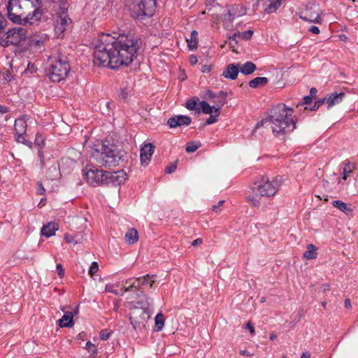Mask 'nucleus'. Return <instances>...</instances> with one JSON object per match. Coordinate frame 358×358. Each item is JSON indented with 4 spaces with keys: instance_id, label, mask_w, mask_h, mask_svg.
I'll return each mask as SVG.
<instances>
[{
    "instance_id": "37",
    "label": "nucleus",
    "mask_w": 358,
    "mask_h": 358,
    "mask_svg": "<svg viewBox=\"0 0 358 358\" xmlns=\"http://www.w3.org/2000/svg\"><path fill=\"white\" fill-rule=\"evenodd\" d=\"M221 108H220L219 107H217L216 109H215V115H210V117L207 119L206 122V124H213L215 123V122H217V117L220 115V110Z\"/></svg>"
},
{
    "instance_id": "36",
    "label": "nucleus",
    "mask_w": 358,
    "mask_h": 358,
    "mask_svg": "<svg viewBox=\"0 0 358 358\" xmlns=\"http://www.w3.org/2000/svg\"><path fill=\"white\" fill-rule=\"evenodd\" d=\"M64 238L67 243H72L73 245H76L80 242V239H78L77 236H73L70 234H65Z\"/></svg>"
},
{
    "instance_id": "32",
    "label": "nucleus",
    "mask_w": 358,
    "mask_h": 358,
    "mask_svg": "<svg viewBox=\"0 0 358 358\" xmlns=\"http://www.w3.org/2000/svg\"><path fill=\"white\" fill-rule=\"evenodd\" d=\"M198 98L188 100L185 105L186 108L189 110H195L197 114H199L201 111L198 107Z\"/></svg>"
},
{
    "instance_id": "64",
    "label": "nucleus",
    "mask_w": 358,
    "mask_h": 358,
    "mask_svg": "<svg viewBox=\"0 0 358 358\" xmlns=\"http://www.w3.org/2000/svg\"><path fill=\"white\" fill-rule=\"evenodd\" d=\"M345 307L346 308H351V303H350V300L349 299H345Z\"/></svg>"
},
{
    "instance_id": "26",
    "label": "nucleus",
    "mask_w": 358,
    "mask_h": 358,
    "mask_svg": "<svg viewBox=\"0 0 358 358\" xmlns=\"http://www.w3.org/2000/svg\"><path fill=\"white\" fill-rule=\"evenodd\" d=\"M187 43L189 50H194L198 45V32L195 30L191 32L189 38H187Z\"/></svg>"
},
{
    "instance_id": "1",
    "label": "nucleus",
    "mask_w": 358,
    "mask_h": 358,
    "mask_svg": "<svg viewBox=\"0 0 358 358\" xmlns=\"http://www.w3.org/2000/svg\"><path fill=\"white\" fill-rule=\"evenodd\" d=\"M140 42L132 36L108 34L99 36L93 53V62L98 66H108L112 69L127 66L134 60Z\"/></svg>"
},
{
    "instance_id": "58",
    "label": "nucleus",
    "mask_w": 358,
    "mask_h": 358,
    "mask_svg": "<svg viewBox=\"0 0 358 358\" xmlns=\"http://www.w3.org/2000/svg\"><path fill=\"white\" fill-rule=\"evenodd\" d=\"M3 78L6 81H10L13 78L11 73L9 71H6V73L3 75Z\"/></svg>"
},
{
    "instance_id": "57",
    "label": "nucleus",
    "mask_w": 358,
    "mask_h": 358,
    "mask_svg": "<svg viewBox=\"0 0 358 358\" xmlns=\"http://www.w3.org/2000/svg\"><path fill=\"white\" fill-rule=\"evenodd\" d=\"M239 353H240L241 355H243V356L251 357V356L253 355L252 353L248 352L246 350H240Z\"/></svg>"
},
{
    "instance_id": "44",
    "label": "nucleus",
    "mask_w": 358,
    "mask_h": 358,
    "mask_svg": "<svg viewBox=\"0 0 358 358\" xmlns=\"http://www.w3.org/2000/svg\"><path fill=\"white\" fill-rule=\"evenodd\" d=\"M131 89L129 87L122 88L120 93V97L124 100L127 99V96L131 94Z\"/></svg>"
},
{
    "instance_id": "62",
    "label": "nucleus",
    "mask_w": 358,
    "mask_h": 358,
    "mask_svg": "<svg viewBox=\"0 0 358 358\" xmlns=\"http://www.w3.org/2000/svg\"><path fill=\"white\" fill-rule=\"evenodd\" d=\"M240 34L239 31L235 32L231 36L229 37V39L234 41L236 43H237V38H238V34Z\"/></svg>"
},
{
    "instance_id": "56",
    "label": "nucleus",
    "mask_w": 358,
    "mask_h": 358,
    "mask_svg": "<svg viewBox=\"0 0 358 358\" xmlns=\"http://www.w3.org/2000/svg\"><path fill=\"white\" fill-rule=\"evenodd\" d=\"M189 63L192 65H194L197 63L198 59L197 57L195 55H191L189 59Z\"/></svg>"
},
{
    "instance_id": "53",
    "label": "nucleus",
    "mask_w": 358,
    "mask_h": 358,
    "mask_svg": "<svg viewBox=\"0 0 358 358\" xmlns=\"http://www.w3.org/2000/svg\"><path fill=\"white\" fill-rule=\"evenodd\" d=\"M57 271L60 277H63L64 275V270L61 264L57 265Z\"/></svg>"
},
{
    "instance_id": "52",
    "label": "nucleus",
    "mask_w": 358,
    "mask_h": 358,
    "mask_svg": "<svg viewBox=\"0 0 358 358\" xmlns=\"http://www.w3.org/2000/svg\"><path fill=\"white\" fill-rule=\"evenodd\" d=\"M224 203V200L220 201L217 205H214V206H212V208H211L212 210L217 213L218 211V208L220 206H222Z\"/></svg>"
},
{
    "instance_id": "29",
    "label": "nucleus",
    "mask_w": 358,
    "mask_h": 358,
    "mask_svg": "<svg viewBox=\"0 0 358 358\" xmlns=\"http://www.w3.org/2000/svg\"><path fill=\"white\" fill-rule=\"evenodd\" d=\"M317 248L313 244H309L307 246V250L303 253V257L306 259H313L317 258V254L316 252Z\"/></svg>"
},
{
    "instance_id": "31",
    "label": "nucleus",
    "mask_w": 358,
    "mask_h": 358,
    "mask_svg": "<svg viewBox=\"0 0 358 358\" xmlns=\"http://www.w3.org/2000/svg\"><path fill=\"white\" fill-rule=\"evenodd\" d=\"M300 17L309 22L320 23L322 21L321 17L318 14H316L315 15H309L308 12L304 13L300 16Z\"/></svg>"
},
{
    "instance_id": "60",
    "label": "nucleus",
    "mask_w": 358,
    "mask_h": 358,
    "mask_svg": "<svg viewBox=\"0 0 358 358\" xmlns=\"http://www.w3.org/2000/svg\"><path fill=\"white\" fill-rule=\"evenodd\" d=\"M327 96L323 99H320L316 101V103H317V105L319 106H320L323 105L324 103H327Z\"/></svg>"
},
{
    "instance_id": "15",
    "label": "nucleus",
    "mask_w": 358,
    "mask_h": 358,
    "mask_svg": "<svg viewBox=\"0 0 358 358\" xmlns=\"http://www.w3.org/2000/svg\"><path fill=\"white\" fill-rule=\"evenodd\" d=\"M245 8L240 4H235L229 6L227 11V19L229 21H233L235 18L245 15Z\"/></svg>"
},
{
    "instance_id": "38",
    "label": "nucleus",
    "mask_w": 358,
    "mask_h": 358,
    "mask_svg": "<svg viewBox=\"0 0 358 358\" xmlns=\"http://www.w3.org/2000/svg\"><path fill=\"white\" fill-rule=\"evenodd\" d=\"M353 169H354L353 164H351L350 162H347L345 164V166L343 168V178L344 180L347 179L348 174L352 171Z\"/></svg>"
},
{
    "instance_id": "11",
    "label": "nucleus",
    "mask_w": 358,
    "mask_h": 358,
    "mask_svg": "<svg viewBox=\"0 0 358 358\" xmlns=\"http://www.w3.org/2000/svg\"><path fill=\"white\" fill-rule=\"evenodd\" d=\"M104 178V185H120L127 180V173L122 170L114 172L106 171Z\"/></svg>"
},
{
    "instance_id": "13",
    "label": "nucleus",
    "mask_w": 358,
    "mask_h": 358,
    "mask_svg": "<svg viewBox=\"0 0 358 358\" xmlns=\"http://www.w3.org/2000/svg\"><path fill=\"white\" fill-rule=\"evenodd\" d=\"M191 123V118L185 115H176L169 118L167 124L170 128H176L181 126H188Z\"/></svg>"
},
{
    "instance_id": "4",
    "label": "nucleus",
    "mask_w": 358,
    "mask_h": 358,
    "mask_svg": "<svg viewBox=\"0 0 358 358\" xmlns=\"http://www.w3.org/2000/svg\"><path fill=\"white\" fill-rule=\"evenodd\" d=\"M91 157L100 166L112 168L124 162L126 152L116 145H106L101 143L95 145L92 151Z\"/></svg>"
},
{
    "instance_id": "35",
    "label": "nucleus",
    "mask_w": 358,
    "mask_h": 358,
    "mask_svg": "<svg viewBox=\"0 0 358 358\" xmlns=\"http://www.w3.org/2000/svg\"><path fill=\"white\" fill-rule=\"evenodd\" d=\"M155 328L157 331H161L163 329L164 324V317L162 313H158L155 318Z\"/></svg>"
},
{
    "instance_id": "21",
    "label": "nucleus",
    "mask_w": 358,
    "mask_h": 358,
    "mask_svg": "<svg viewBox=\"0 0 358 358\" xmlns=\"http://www.w3.org/2000/svg\"><path fill=\"white\" fill-rule=\"evenodd\" d=\"M58 229L59 227L57 223L48 222L42 227L41 233L43 236L48 238L54 236Z\"/></svg>"
},
{
    "instance_id": "47",
    "label": "nucleus",
    "mask_w": 358,
    "mask_h": 358,
    "mask_svg": "<svg viewBox=\"0 0 358 358\" xmlns=\"http://www.w3.org/2000/svg\"><path fill=\"white\" fill-rule=\"evenodd\" d=\"M105 290L108 292L113 293L115 295H118V294L121 295V293H120L117 290L114 289L113 285H110V284L106 285V287H105Z\"/></svg>"
},
{
    "instance_id": "30",
    "label": "nucleus",
    "mask_w": 358,
    "mask_h": 358,
    "mask_svg": "<svg viewBox=\"0 0 358 358\" xmlns=\"http://www.w3.org/2000/svg\"><path fill=\"white\" fill-rule=\"evenodd\" d=\"M268 83V78L266 77H257L251 80L249 85L252 88H256L260 85H264Z\"/></svg>"
},
{
    "instance_id": "51",
    "label": "nucleus",
    "mask_w": 358,
    "mask_h": 358,
    "mask_svg": "<svg viewBox=\"0 0 358 358\" xmlns=\"http://www.w3.org/2000/svg\"><path fill=\"white\" fill-rule=\"evenodd\" d=\"M6 24V20L3 15L0 13V31L4 28Z\"/></svg>"
},
{
    "instance_id": "33",
    "label": "nucleus",
    "mask_w": 358,
    "mask_h": 358,
    "mask_svg": "<svg viewBox=\"0 0 358 358\" xmlns=\"http://www.w3.org/2000/svg\"><path fill=\"white\" fill-rule=\"evenodd\" d=\"M199 105L201 106L202 112L204 114H208L210 115L213 113V110L214 109L215 110L216 108L217 107L216 105L210 106L208 103H207L205 101H202L199 103Z\"/></svg>"
},
{
    "instance_id": "22",
    "label": "nucleus",
    "mask_w": 358,
    "mask_h": 358,
    "mask_svg": "<svg viewBox=\"0 0 358 358\" xmlns=\"http://www.w3.org/2000/svg\"><path fill=\"white\" fill-rule=\"evenodd\" d=\"M48 39V36L45 34L34 35L30 40V45L36 48H40L44 45Z\"/></svg>"
},
{
    "instance_id": "6",
    "label": "nucleus",
    "mask_w": 358,
    "mask_h": 358,
    "mask_svg": "<svg viewBox=\"0 0 358 358\" xmlns=\"http://www.w3.org/2000/svg\"><path fill=\"white\" fill-rule=\"evenodd\" d=\"M70 69L67 58L63 56L58 57L51 62L48 76L52 82L58 83L66 78Z\"/></svg>"
},
{
    "instance_id": "41",
    "label": "nucleus",
    "mask_w": 358,
    "mask_h": 358,
    "mask_svg": "<svg viewBox=\"0 0 358 358\" xmlns=\"http://www.w3.org/2000/svg\"><path fill=\"white\" fill-rule=\"evenodd\" d=\"M312 101H313V99H312L311 96H306L303 99V102L298 103L296 107H298V108L302 107L304 105H306V106L304 107V109L307 110L308 108V106L309 104H310L312 103Z\"/></svg>"
},
{
    "instance_id": "55",
    "label": "nucleus",
    "mask_w": 358,
    "mask_h": 358,
    "mask_svg": "<svg viewBox=\"0 0 358 358\" xmlns=\"http://www.w3.org/2000/svg\"><path fill=\"white\" fill-rule=\"evenodd\" d=\"M309 31L315 34H318L320 33V29L317 26H311L309 28Z\"/></svg>"
},
{
    "instance_id": "63",
    "label": "nucleus",
    "mask_w": 358,
    "mask_h": 358,
    "mask_svg": "<svg viewBox=\"0 0 358 358\" xmlns=\"http://www.w3.org/2000/svg\"><path fill=\"white\" fill-rule=\"evenodd\" d=\"M8 110V108L0 105V113L1 114L6 113Z\"/></svg>"
},
{
    "instance_id": "48",
    "label": "nucleus",
    "mask_w": 358,
    "mask_h": 358,
    "mask_svg": "<svg viewBox=\"0 0 358 358\" xmlns=\"http://www.w3.org/2000/svg\"><path fill=\"white\" fill-rule=\"evenodd\" d=\"M35 143L39 146L44 145V138L41 134H37L36 135Z\"/></svg>"
},
{
    "instance_id": "43",
    "label": "nucleus",
    "mask_w": 358,
    "mask_h": 358,
    "mask_svg": "<svg viewBox=\"0 0 358 358\" xmlns=\"http://www.w3.org/2000/svg\"><path fill=\"white\" fill-rule=\"evenodd\" d=\"M111 333L112 331L107 329H102L99 333L100 338L103 341H106L109 338Z\"/></svg>"
},
{
    "instance_id": "9",
    "label": "nucleus",
    "mask_w": 358,
    "mask_h": 358,
    "mask_svg": "<svg viewBox=\"0 0 358 358\" xmlns=\"http://www.w3.org/2000/svg\"><path fill=\"white\" fill-rule=\"evenodd\" d=\"M149 318L150 313L148 310L134 307L131 310L129 319L131 324L135 329L144 326Z\"/></svg>"
},
{
    "instance_id": "54",
    "label": "nucleus",
    "mask_w": 358,
    "mask_h": 358,
    "mask_svg": "<svg viewBox=\"0 0 358 358\" xmlns=\"http://www.w3.org/2000/svg\"><path fill=\"white\" fill-rule=\"evenodd\" d=\"M246 328L249 330L250 333L251 334H255V330L254 327L252 326V323L250 322H248L246 324Z\"/></svg>"
},
{
    "instance_id": "12",
    "label": "nucleus",
    "mask_w": 358,
    "mask_h": 358,
    "mask_svg": "<svg viewBox=\"0 0 358 358\" xmlns=\"http://www.w3.org/2000/svg\"><path fill=\"white\" fill-rule=\"evenodd\" d=\"M206 98L220 108L226 103V94L222 91H220L218 94H215L211 90H208L206 92Z\"/></svg>"
},
{
    "instance_id": "61",
    "label": "nucleus",
    "mask_w": 358,
    "mask_h": 358,
    "mask_svg": "<svg viewBox=\"0 0 358 358\" xmlns=\"http://www.w3.org/2000/svg\"><path fill=\"white\" fill-rule=\"evenodd\" d=\"M210 69H211L210 66L203 65L202 68H201V71L203 73H207V72H209L210 71Z\"/></svg>"
},
{
    "instance_id": "50",
    "label": "nucleus",
    "mask_w": 358,
    "mask_h": 358,
    "mask_svg": "<svg viewBox=\"0 0 358 358\" xmlns=\"http://www.w3.org/2000/svg\"><path fill=\"white\" fill-rule=\"evenodd\" d=\"M177 169V165L176 163H173L171 164H170L169 166H168L166 169H165V172L166 173H173Z\"/></svg>"
},
{
    "instance_id": "46",
    "label": "nucleus",
    "mask_w": 358,
    "mask_h": 358,
    "mask_svg": "<svg viewBox=\"0 0 358 358\" xmlns=\"http://www.w3.org/2000/svg\"><path fill=\"white\" fill-rule=\"evenodd\" d=\"M86 349L92 354H96L97 352L96 347L90 341H88L86 343Z\"/></svg>"
},
{
    "instance_id": "34",
    "label": "nucleus",
    "mask_w": 358,
    "mask_h": 358,
    "mask_svg": "<svg viewBox=\"0 0 358 358\" xmlns=\"http://www.w3.org/2000/svg\"><path fill=\"white\" fill-rule=\"evenodd\" d=\"M155 275H146L141 277L142 287L148 285L151 287L155 282Z\"/></svg>"
},
{
    "instance_id": "28",
    "label": "nucleus",
    "mask_w": 358,
    "mask_h": 358,
    "mask_svg": "<svg viewBox=\"0 0 358 358\" xmlns=\"http://www.w3.org/2000/svg\"><path fill=\"white\" fill-rule=\"evenodd\" d=\"M138 239V231L134 229H129L125 234V240L128 244H133Z\"/></svg>"
},
{
    "instance_id": "24",
    "label": "nucleus",
    "mask_w": 358,
    "mask_h": 358,
    "mask_svg": "<svg viewBox=\"0 0 358 358\" xmlns=\"http://www.w3.org/2000/svg\"><path fill=\"white\" fill-rule=\"evenodd\" d=\"M27 127V121L24 117L15 120L14 129L16 134H25Z\"/></svg>"
},
{
    "instance_id": "39",
    "label": "nucleus",
    "mask_w": 358,
    "mask_h": 358,
    "mask_svg": "<svg viewBox=\"0 0 358 358\" xmlns=\"http://www.w3.org/2000/svg\"><path fill=\"white\" fill-rule=\"evenodd\" d=\"M24 134H16V138L15 139H16L17 142L22 143L24 145H27L29 148H31L32 147V143L30 142V141H28L27 140H26L24 136Z\"/></svg>"
},
{
    "instance_id": "19",
    "label": "nucleus",
    "mask_w": 358,
    "mask_h": 358,
    "mask_svg": "<svg viewBox=\"0 0 358 358\" xmlns=\"http://www.w3.org/2000/svg\"><path fill=\"white\" fill-rule=\"evenodd\" d=\"M345 96V93L343 92L328 94L327 99V108H329L336 104L340 103Z\"/></svg>"
},
{
    "instance_id": "20",
    "label": "nucleus",
    "mask_w": 358,
    "mask_h": 358,
    "mask_svg": "<svg viewBox=\"0 0 358 358\" xmlns=\"http://www.w3.org/2000/svg\"><path fill=\"white\" fill-rule=\"evenodd\" d=\"M137 297V303L139 306H141V307L138 308L149 310L150 308L152 305V299L149 297L147 294H144L143 292H141V294H138Z\"/></svg>"
},
{
    "instance_id": "7",
    "label": "nucleus",
    "mask_w": 358,
    "mask_h": 358,
    "mask_svg": "<svg viewBox=\"0 0 358 358\" xmlns=\"http://www.w3.org/2000/svg\"><path fill=\"white\" fill-rule=\"evenodd\" d=\"M281 185V178H275L271 180L268 178L262 176L259 181L255 182L253 187L257 193L264 195L265 198H271L278 192Z\"/></svg>"
},
{
    "instance_id": "49",
    "label": "nucleus",
    "mask_w": 358,
    "mask_h": 358,
    "mask_svg": "<svg viewBox=\"0 0 358 358\" xmlns=\"http://www.w3.org/2000/svg\"><path fill=\"white\" fill-rule=\"evenodd\" d=\"M36 192L38 194L42 195L45 192V189L41 182H37L36 183Z\"/></svg>"
},
{
    "instance_id": "8",
    "label": "nucleus",
    "mask_w": 358,
    "mask_h": 358,
    "mask_svg": "<svg viewBox=\"0 0 358 358\" xmlns=\"http://www.w3.org/2000/svg\"><path fill=\"white\" fill-rule=\"evenodd\" d=\"M27 36L26 29L19 27L8 30L6 34L0 38V45L6 47L10 45H18L21 41H24Z\"/></svg>"
},
{
    "instance_id": "5",
    "label": "nucleus",
    "mask_w": 358,
    "mask_h": 358,
    "mask_svg": "<svg viewBox=\"0 0 358 358\" xmlns=\"http://www.w3.org/2000/svg\"><path fill=\"white\" fill-rule=\"evenodd\" d=\"M126 4L134 16L143 20L145 17H151L156 10V0H125Z\"/></svg>"
},
{
    "instance_id": "23",
    "label": "nucleus",
    "mask_w": 358,
    "mask_h": 358,
    "mask_svg": "<svg viewBox=\"0 0 358 358\" xmlns=\"http://www.w3.org/2000/svg\"><path fill=\"white\" fill-rule=\"evenodd\" d=\"M59 324L61 327H72L74 324L73 320V313L67 311L59 320Z\"/></svg>"
},
{
    "instance_id": "16",
    "label": "nucleus",
    "mask_w": 358,
    "mask_h": 358,
    "mask_svg": "<svg viewBox=\"0 0 358 358\" xmlns=\"http://www.w3.org/2000/svg\"><path fill=\"white\" fill-rule=\"evenodd\" d=\"M141 277L130 278L124 282L123 287L121 289V295L124 292L132 291L134 288L141 289L142 288Z\"/></svg>"
},
{
    "instance_id": "18",
    "label": "nucleus",
    "mask_w": 358,
    "mask_h": 358,
    "mask_svg": "<svg viewBox=\"0 0 358 358\" xmlns=\"http://www.w3.org/2000/svg\"><path fill=\"white\" fill-rule=\"evenodd\" d=\"M238 73V66H236L234 64H230L226 67V69L222 72V76L227 79L235 80L237 78Z\"/></svg>"
},
{
    "instance_id": "40",
    "label": "nucleus",
    "mask_w": 358,
    "mask_h": 358,
    "mask_svg": "<svg viewBox=\"0 0 358 358\" xmlns=\"http://www.w3.org/2000/svg\"><path fill=\"white\" fill-rule=\"evenodd\" d=\"M200 147V144L196 142H191L188 143L185 148L187 152H194Z\"/></svg>"
},
{
    "instance_id": "10",
    "label": "nucleus",
    "mask_w": 358,
    "mask_h": 358,
    "mask_svg": "<svg viewBox=\"0 0 358 358\" xmlns=\"http://www.w3.org/2000/svg\"><path fill=\"white\" fill-rule=\"evenodd\" d=\"M106 171L98 169H90L85 173L84 176L87 182L92 186H99L104 185Z\"/></svg>"
},
{
    "instance_id": "17",
    "label": "nucleus",
    "mask_w": 358,
    "mask_h": 358,
    "mask_svg": "<svg viewBox=\"0 0 358 358\" xmlns=\"http://www.w3.org/2000/svg\"><path fill=\"white\" fill-rule=\"evenodd\" d=\"M251 193L247 196V201L250 203L252 207H260L263 203V198H265V196L257 193L256 189L254 187L251 188Z\"/></svg>"
},
{
    "instance_id": "3",
    "label": "nucleus",
    "mask_w": 358,
    "mask_h": 358,
    "mask_svg": "<svg viewBox=\"0 0 358 358\" xmlns=\"http://www.w3.org/2000/svg\"><path fill=\"white\" fill-rule=\"evenodd\" d=\"M270 126L275 136H283L294 131L296 128V121L293 117V110L285 104H278L271 108L268 117L257 123L256 130L261 126Z\"/></svg>"
},
{
    "instance_id": "27",
    "label": "nucleus",
    "mask_w": 358,
    "mask_h": 358,
    "mask_svg": "<svg viewBox=\"0 0 358 358\" xmlns=\"http://www.w3.org/2000/svg\"><path fill=\"white\" fill-rule=\"evenodd\" d=\"M332 206L341 211L345 213L346 215H350L352 212L351 208H350L347 203L340 200L333 201L331 203Z\"/></svg>"
},
{
    "instance_id": "42",
    "label": "nucleus",
    "mask_w": 358,
    "mask_h": 358,
    "mask_svg": "<svg viewBox=\"0 0 358 358\" xmlns=\"http://www.w3.org/2000/svg\"><path fill=\"white\" fill-rule=\"evenodd\" d=\"M253 31L251 29H249L244 32H240L238 34V38L243 39V40H249L251 38V37L253 35Z\"/></svg>"
},
{
    "instance_id": "2",
    "label": "nucleus",
    "mask_w": 358,
    "mask_h": 358,
    "mask_svg": "<svg viewBox=\"0 0 358 358\" xmlns=\"http://www.w3.org/2000/svg\"><path fill=\"white\" fill-rule=\"evenodd\" d=\"M43 6L42 0H9L8 16L14 23L32 25L46 20Z\"/></svg>"
},
{
    "instance_id": "25",
    "label": "nucleus",
    "mask_w": 358,
    "mask_h": 358,
    "mask_svg": "<svg viewBox=\"0 0 358 358\" xmlns=\"http://www.w3.org/2000/svg\"><path fill=\"white\" fill-rule=\"evenodd\" d=\"M239 72L244 75H250L256 69V65L252 62H246L243 64H238Z\"/></svg>"
},
{
    "instance_id": "14",
    "label": "nucleus",
    "mask_w": 358,
    "mask_h": 358,
    "mask_svg": "<svg viewBox=\"0 0 358 358\" xmlns=\"http://www.w3.org/2000/svg\"><path fill=\"white\" fill-rule=\"evenodd\" d=\"M155 151L152 143L144 145L141 149V162L142 165H148Z\"/></svg>"
},
{
    "instance_id": "59",
    "label": "nucleus",
    "mask_w": 358,
    "mask_h": 358,
    "mask_svg": "<svg viewBox=\"0 0 358 358\" xmlns=\"http://www.w3.org/2000/svg\"><path fill=\"white\" fill-rule=\"evenodd\" d=\"M201 243H202V239L201 238H196V239L194 240L192 242V246H196V245H200Z\"/></svg>"
},
{
    "instance_id": "45",
    "label": "nucleus",
    "mask_w": 358,
    "mask_h": 358,
    "mask_svg": "<svg viewBox=\"0 0 358 358\" xmlns=\"http://www.w3.org/2000/svg\"><path fill=\"white\" fill-rule=\"evenodd\" d=\"M99 270V265L96 262H94L92 263L90 269H89V274L92 276L94 274H95Z\"/></svg>"
}]
</instances>
